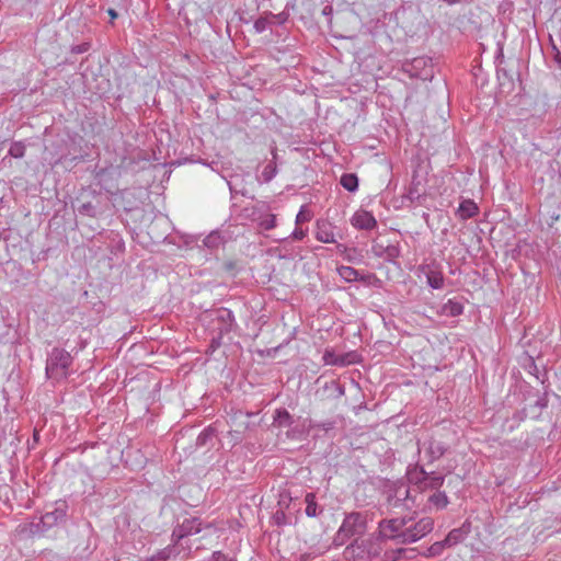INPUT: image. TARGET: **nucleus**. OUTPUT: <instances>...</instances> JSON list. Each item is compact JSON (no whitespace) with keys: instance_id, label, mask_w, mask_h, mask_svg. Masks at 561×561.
Here are the masks:
<instances>
[{"instance_id":"1","label":"nucleus","mask_w":561,"mask_h":561,"mask_svg":"<svg viewBox=\"0 0 561 561\" xmlns=\"http://www.w3.org/2000/svg\"><path fill=\"white\" fill-rule=\"evenodd\" d=\"M382 551V545L375 534L367 538H355L343 551V558L346 561H373L379 557Z\"/></svg>"},{"instance_id":"2","label":"nucleus","mask_w":561,"mask_h":561,"mask_svg":"<svg viewBox=\"0 0 561 561\" xmlns=\"http://www.w3.org/2000/svg\"><path fill=\"white\" fill-rule=\"evenodd\" d=\"M367 514L363 512H351L345 514L344 519L339 527L333 543L335 546H343L346 541L357 536L362 537L367 531Z\"/></svg>"},{"instance_id":"3","label":"nucleus","mask_w":561,"mask_h":561,"mask_svg":"<svg viewBox=\"0 0 561 561\" xmlns=\"http://www.w3.org/2000/svg\"><path fill=\"white\" fill-rule=\"evenodd\" d=\"M68 505L65 501L55 503L53 510L46 511L37 520H33L30 530L33 535H43L55 526L65 523Z\"/></svg>"},{"instance_id":"4","label":"nucleus","mask_w":561,"mask_h":561,"mask_svg":"<svg viewBox=\"0 0 561 561\" xmlns=\"http://www.w3.org/2000/svg\"><path fill=\"white\" fill-rule=\"evenodd\" d=\"M412 520L413 517L383 518L378 523L375 535L381 545L383 541L390 540L396 545L402 546L404 527Z\"/></svg>"},{"instance_id":"5","label":"nucleus","mask_w":561,"mask_h":561,"mask_svg":"<svg viewBox=\"0 0 561 561\" xmlns=\"http://www.w3.org/2000/svg\"><path fill=\"white\" fill-rule=\"evenodd\" d=\"M72 356L64 348L54 347L46 362V375L56 380L64 379L69 374Z\"/></svg>"},{"instance_id":"6","label":"nucleus","mask_w":561,"mask_h":561,"mask_svg":"<svg viewBox=\"0 0 561 561\" xmlns=\"http://www.w3.org/2000/svg\"><path fill=\"white\" fill-rule=\"evenodd\" d=\"M387 502L393 508L404 506L407 510H411L419 505L417 497L411 494V489L403 482H397L389 489Z\"/></svg>"},{"instance_id":"7","label":"nucleus","mask_w":561,"mask_h":561,"mask_svg":"<svg viewBox=\"0 0 561 561\" xmlns=\"http://www.w3.org/2000/svg\"><path fill=\"white\" fill-rule=\"evenodd\" d=\"M402 71L410 78L421 79L423 81L432 80L434 68L432 59L425 56L407 60L402 64Z\"/></svg>"},{"instance_id":"8","label":"nucleus","mask_w":561,"mask_h":561,"mask_svg":"<svg viewBox=\"0 0 561 561\" xmlns=\"http://www.w3.org/2000/svg\"><path fill=\"white\" fill-rule=\"evenodd\" d=\"M434 528V519L432 517H422L416 523L410 525V523L404 527V534L402 537V546L404 545H411L423 537H425L427 534H430Z\"/></svg>"},{"instance_id":"9","label":"nucleus","mask_w":561,"mask_h":561,"mask_svg":"<svg viewBox=\"0 0 561 561\" xmlns=\"http://www.w3.org/2000/svg\"><path fill=\"white\" fill-rule=\"evenodd\" d=\"M407 480L413 490L426 491L427 471L419 463L410 465L405 472Z\"/></svg>"},{"instance_id":"10","label":"nucleus","mask_w":561,"mask_h":561,"mask_svg":"<svg viewBox=\"0 0 561 561\" xmlns=\"http://www.w3.org/2000/svg\"><path fill=\"white\" fill-rule=\"evenodd\" d=\"M423 448L425 450V455L428 458V463H433L434 461L442 458L447 451V446L439 440L434 438L428 439L423 443Z\"/></svg>"},{"instance_id":"11","label":"nucleus","mask_w":561,"mask_h":561,"mask_svg":"<svg viewBox=\"0 0 561 561\" xmlns=\"http://www.w3.org/2000/svg\"><path fill=\"white\" fill-rule=\"evenodd\" d=\"M351 222L355 228L362 230H371L377 226L375 217L369 211L363 209L357 210L353 215Z\"/></svg>"},{"instance_id":"12","label":"nucleus","mask_w":561,"mask_h":561,"mask_svg":"<svg viewBox=\"0 0 561 561\" xmlns=\"http://www.w3.org/2000/svg\"><path fill=\"white\" fill-rule=\"evenodd\" d=\"M216 321L219 323V334L229 333L233 330L236 319L231 310L220 308L216 310Z\"/></svg>"},{"instance_id":"13","label":"nucleus","mask_w":561,"mask_h":561,"mask_svg":"<svg viewBox=\"0 0 561 561\" xmlns=\"http://www.w3.org/2000/svg\"><path fill=\"white\" fill-rule=\"evenodd\" d=\"M371 251L376 256L385 257L387 260H394L400 255L399 247L396 244L375 243L371 247Z\"/></svg>"},{"instance_id":"14","label":"nucleus","mask_w":561,"mask_h":561,"mask_svg":"<svg viewBox=\"0 0 561 561\" xmlns=\"http://www.w3.org/2000/svg\"><path fill=\"white\" fill-rule=\"evenodd\" d=\"M479 211L478 205L472 199H465L460 203L457 209V216L461 220H467L474 217Z\"/></svg>"},{"instance_id":"15","label":"nucleus","mask_w":561,"mask_h":561,"mask_svg":"<svg viewBox=\"0 0 561 561\" xmlns=\"http://www.w3.org/2000/svg\"><path fill=\"white\" fill-rule=\"evenodd\" d=\"M425 276L430 287L433 289H440L444 286V276L440 271L426 266Z\"/></svg>"},{"instance_id":"16","label":"nucleus","mask_w":561,"mask_h":561,"mask_svg":"<svg viewBox=\"0 0 561 561\" xmlns=\"http://www.w3.org/2000/svg\"><path fill=\"white\" fill-rule=\"evenodd\" d=\"M317 240L323 242V243H333L335 242V237L333 232V227L330 224L323 222L318 224L317 232H316Z\"/></svg>"},{"instance_id":"17","label":"nucleus","mask_w":561,"mask_h":561,"mask_svg":"<svg viewBox=\"0 0 561 561\" xmlns=\"http://www.w3.org/2000/svg\"><path fill=\"white\" fill-rule=\"evenodd\" d=\"M305 503V513L308 517H317L323 512V508L320 507L316 501V494L312 492L306 494Z\"/></svg>"},{"instance_id":"18","label":"nucleus","mask_w":561,"mask_h":561,"mask_svg":"<svg viewBox=\"0 0 561 561\" xmlns=\"http://www.w3.org/2000/svg\"><path fill=\"white\" fill-rule=\"evenodd\" d=\"M202 525V520L198 517H193L184 519L180 526L186 536H191L201 533Z\"/></svg>"},{"instance_id":"19","label":"nucleus","mask_w":561,"mask_h":561,"mask_svg":"<svg viewBox=\"0 0 561 561\" xmlns=\"http://www.w3.org/2000/svg\"><path fill=\"white\" fill-rule=\"evenodd\" d=\"M274 425L278 427H289L293 425V416L286 409H277L273 417Z\"/></svg>"},{"instance_id":"20","label":"nucleus","mask_w":561,"mask_h":561,"mask_svg":"<svg viewBox=\"0 0 561 561\" xmlns=\"http://www.w3.org/2000/svg\"><path fill=\"white\" fill-rule=\"evenodd\" d=\"M463 312V306L454 300H448L442 306L440 313L446 317H457Z\"/></svg>"},{"instance_id":"21","label":"nucleus","mask_w":561,"mask_h":561,"mask_svg":"<svg viewBox=\"0 0 561 561\" xmlns=\"http://www.w3.org/2000/svg\"><path fill=\"white\" fill-rule=\"evenodd\" d=\"M468 535V531L463 528H455L448 533V535L445 538V545H447L449 548L463 541L466 536Z\"/></svg>"},{"instance_id":"22","label":"nucleus","mask_w":561,"mask_h":561,"mask_svg":"<svg viewBox=\"0 0 561 561\" xmlns=\"http://www.w3.org/2000/svg\"><path fill=\"white\" fill-rule=\"evenodd\" d=\"M340 183L348 192H355L358 188V178L354 173L343 174Z\"/></svg>"},{"instance_id":"23","label":"nucleus","mask_w":561,"mask_h":561,"mask_svg":"<svg viewBox=\"0 0 561 561\" xmlns=\"http://www.w3.org/2000/svg\"><path fill=\"white\" fill-rule=\"evenodd\" d=\"M323 360L327 365L333 366H344L351 363L345 359L344 355H336L334 352L331 351H325V353L323 354Z\"/></svg>"},{"instance_id":"24","label":"nucleus","mask_w":561,"mask_h":561,"mask_svg":"<svg viewBox=\"0 0 561 561\" xmlns=\"http://www.w3.org/2000/svg\"><path fill=\"white\" fill-rule=\"evenodd\" d=\"M428 503L435 506L438 510L445 508L449 501L445 492H435L428 496Z\"/></svg>"},{"instance_id":"25","label":"nucleus","mask_w":561,"mask_h":561,"mask_svg":"<svg viewBox=\"0 0 561 561\" xmlns=\"http://www.w3.org/2000/svg\"><path fill=\"white\" fill-rule=\"evenodd\" d=\"M426 490H438L445 481L443 474H437L435 471L427 472Z\"/></svg>"},{"instance_id":"26","label":"nucleus","mask_w":561,"mask_h":561,"mask_svg":"<svg viewBox=\"0 0 561 561\" xmlns=\"http://www.w3.org/2000/svg\"><path fill=\"white\" fill-rule=\"evenodd\" d=\"M339 275L348 283L357 280L358 271L352 266H340L337 267Z\"/></svg>"},{"instance_id":"27","label":"nucleus","mask_w":561,"mask_h":561,"mask_svg":"<svg viewBox=\"0 0 561 561\" xmlns=\"http://www.w3.org/2000/svg\"><path fill=\"white\" fill-rule=\"evenodd\" d=\"M277 174V167L274 161H270L262 171L263 181L268 183L271 182L275 175Z\"/></svg>"},{"instance_id":"28","label":"nucleus","mask_w":561,"mask_h":561,"mask_svg":"<svg viewBox=\"0 0 561 561\" xmlns=\"http://www.w3.org/2000/svg\"><path fill=\"white\" fill-rule=\"evenodd\" d=\"M445 548H449L447 545H445V539L442 541H436L427 549L425 556L430 558L440 556Z\"/></svg>"},{"instance_id":"29","label":"nucleus","mask_w":561,"mask_h":561,"mask_svg":"<svg viewBox=\"0 0 561 561\" xmlns=\"http://www.w3.org/2000/svg\"><path fill=\"white\" fill-rule=\"evenodd\" d=\"M276 226V216L266 214L260 218V227L264 230H271Z\"/></svg>"},{"instance_id":"30","label":"nucleus","mask_w":561,"mask_h":561,"mask_svg":"<svg viewBox=\"0 0 561 561\" xmlns=\"http://www.w3.org/2000/svg\"><path fill=\"white\" fill-rule=\"evenodd\" d=\"M272 520L275 525L280 527L288 524L287 516L282 507L273 513Z\"/></svg>"},{"instance_id":"31","label":"nucleus","mask_w":561,"mask_h":561,"mask_svg":"<svg viewBox=\"0 0 561 561\" xmlns=\"http://www.w3.org/2000/svg\"><path fill=\"white\" fill-rule=\"evenodd\" d=\"M78 213L80 215L89 216V217H95L96 216V209L95 206L88 202L83 203L78 207Z\"/></svg>"},{"instance_id":"32","label":"nucleus","mask_w":561,"mask_h":561,"mask_svg":"<svg viewBox=\"0 0 561 561\" xmlns=\"http://www.w3.org/2000/svg\"><path fill=\"white\" fill-rule=\"evenodd\" d=\"M159 557L161 558V561L169 560L172 556H176L178 551L174 545H169L165 548L159 550L157 552Z\"/></svg>"},{"instance_id":"33","label":"nucleus","mask_w":561,"mask_h":561,"mask_svg":"<svg viewBox=\"0 0 561 561\" xmlns=\"http://www.w3.org/2000/svg\"><path fill=\"white\" fill-rule=\"evenodd\" d=\"M25 152V146L22 142H13L9 149V154L14 158H22Z\"/></svg>"},{"instance_id":"34","label":"nucleus","mask_w":561,"mask_h":561,"mask_svg":"<svg viewBox=\"0 0 561 561\" xmlns=\"http://www.w3.org/2000/svg\"><path fill=\"white\" fill-rule=\"evenodd\" d=\"M356 282H360V283H364V284H367V285H371L374 284L375 282H379V279L377 278V276L373 273H368V274H360L358 272V276H357V280Z\"/></svg>"},{"instance_id":"35","label":"nucleus","mask_w":561,"mask_h":561,"mask_svg":"<svg viewBox=\"0 0 561 561\" xmlns=\"http://www.w3.org/2000/svg\"><path fill=\"white\" fill-rule=\"evenodd\" d=\"M185 537H187V536L183 533V529L181 528V526L178 525L172 531L171 540H172L173 545L176 546Z\"/></svg>"},{"instance_id":"36","label":"nucleus","mask_w":561,"mask_h":561,"mask_svg":"<svg viewBox=\"0 0 561 561\" xmlns=\"http://www.w3.org/2000/svg\"><path fill=\"white\" fill-rule=\"evenodd\" d=\"M268 25L270 21L266 18H260L254 22V28L257 33H263Z\"/></svg>"},{"instance_id":"37","label":"nucleus","mask_w":561,"mask_h":561,"mask_svg":"<svg viewBox=\"0 0 561 561\" xmlns=\"http://www.w3.org/2000/svg\"><path fill=\"white\" fill-rule=\"evenodd\" d=\"M213 561H237L236 558L228 557L221 551H214L211 554Z\"/></svg>"},{"instance_id":"38","label":"nucleus","mask_w":561,"mask_h":561,"mask_svg":"<svg viewBox=\"0 0 561 561\" xmlns=\"http://www.w3.org/2000/svg\"><path fill=\"white\" fill-rule=\"evenodd\" d=\"M89 49H90V44L89 43H82V44L72 46L71 47V53H73V54H83V53L88 51Z\"/></svg>"},{"instance_id":"39","label":"nucleus","mask_w":561,"mask_h":561,"mask_svg":"<svg viewBox=\"0 0 561 561\" xmlns=\"http://www.w3.org/2000/svg\"><path fill=\"white\" fill-rule=\"evenodd\" d=\"M304 208L305 207H301L300 211L297 214L296 224H301L305 221H309L311 219V216L309 215V213H306Z\"/></svg>"},{"instance_id":"40","label":"nucleus","mask_w":561,"mask_h":561,"mask_svg":"<svg viewBox=\"0 0 561 561\" xmlns=\"http://www.w3.org/2000/svg\"><path fill=\"white\" fill-rule=\"evenodd\" d=\"M552 51H553V60L558 65L559 69H561V51L558 49V47L554 44L552 45Z\"/></svg>"},{"instance_id":"41","label":"nucleus","mask_w":561,"mask_h":561,"mask_svg":"<svg viewBox=\"0 0 561 561\" xmlns=\"http://www.w3.org/2000/svg\"><path fill=\"white\" fill-rule=\"evenodd\" d=\"M317 427L328 432L330 430H332L334 427V422L333 421H328V422H323V423H319L316 425Z\"/></svg>"},{"instance_id":"42","label":"nucleus","mask_w":561,"mask_h":561,"mask_svg":"<svg viewBox=\"0 0 561 561\" xmlns=\"http://www.w3.org/2000/svg\"><path fill=\"white\" fill-rule=\"evenodd\" d=\"M290 500H291V497L289 496L288 493H282L279 496L278 505L279 506L285 505L287 507Z\"/></svg>"},{"instance_id":"43","label":"nucleus","mask_w":561,"mask_h":561,"mask_svg":"<svg viewBox=\"0 0 561 561\" xmlns=\"http://www.w3.org/2000/svg\"><path fill=\"white\" fill-rule=\"evenodd\" d=\"M305 238V232L301 229H295L293 232V239L302 240Z\"/></svg>"},{"instance_id":"44","label":"nucleus","mask_w":561,"mask_h":561,"mask_svg":"<svg viewBox=\"0 0 561 561\" xmlns=\"http://www.w3.org/2000/svg\"><path fill=\"white\" fill-rule=\"evenodd\" d=\"M207 436H208L207 431H204L203 433H201L199 436L197 437V444H199V445L205 444Z\"/></svg>"},{"instance_id":"45","label":"nucleus","mask_w":561,"mask_h":561,"mask_svg":"<svg viewBox=\"0 0 561 561\" xmlns=\"http://www.w3.org/2000/svg\"><path fill=\"white\" fill-rule=\"evenodd\" d=\"M142 561H161V558L159 557V554L156 552L154 554H152L151 557H148V558H145Z\"/></svg>"},{"instance_id":"46","label":"nucleus","mask_w":561,"mask_h":561,"mask_svg":"<svg viewBox=\"0 0 561 561\" xmlns=\"http://www.w3.org/2000/svg\"><path fill=\"white\" fill-rule=\"evenodd\" d=\"M536 405L541 408V409L546 408L547 407V400L546 399H539V400H537Z\"/></svg>"},{"instance_id":"47","label":"nucleus","mask_w":561,"mask_h":561,"mask_svg":"<svg viewBox=\"0 0 561 561\" xmlns=\"http://www.w3.org/2000/svg\"><path fill=\"white\" fill-rule=\"evenodd\" d=\"M107 13H108V15L111 16L112 20H114V19H116L118 16L117 12L114 9H112V8H110L107 10Z\"/></svg>"},{"instance_id":"48","label":"nucleus","mask_w":561,"mask_h":561,"mask_svg":"<svg viewBox=\"0 0 561 561\" xmlns=\"http://www.w3.org/2000/svg\"><path fill=\"white\" fill-rule=\"evenodd\" d=\"M220 337H221V335L218 337V340L214 339V340L211 341V347H213V348H216V347H218V346L220 345V341H219V340H220Z\"/></svg>"},{"instance_id":"49","label":"nucleus","mask_w":561,"mask_h":561,"mask_svg":"<svg viewBox=\"0 0 561 561\" xmlns=\"http://www.w3.org/2000/svg\"><path fill=\"white\" fill-rule=\"evenodd\" d=\"M444 2H446L447 4L451 5V4H456V3H459L461 2L462 0H443Z\"/></svg>"},{"instance_id":"50","label":"nucleus","mask_w":561,"mask_h":561,"mask_svg":"<svg viewBox=\"0 0 561 561\" xmlns=\"http://www.w3.org/2000/svg\"><path fill=\"white\" fill-rule=\"evenodd\" d=\"M38 437H39V433L35 430V431H34V434H33V438H34V440H35V442H37V440H38Z\"/></svg>"},{"instance_id":"51","label":"nucleus","mask_w":561,"mask_h":561,"mask_svg":"<svg viewBox=\"0 0 561 561\" xmlns=\"http://www.w3.org/2000/svg\"><path fill=\"white\" fill-rule=\"evenodd\" d=\"M211 239H213V236H208L206 238L205 243H206L207 247H209V241H211Z\"/></svg>"},{"instance_id":"52","label":"nucleus","mask_w":561,"mask_h":561,"mask_svg":"<svg viewBox=\"0 0 561 561\" xmlns=\"http://www.w3.org/2000/svg\"><path fill=\"white\" fill-rule=\"evenodd\" d=\"M329 10H331V8H328V7H327V8H324V9H323V13H329Z\"/></svg>"},{"instance_id":"53","label":"nucleus","mask_w":561,"mask_h":561,"mask_svg":"<svg viewBox=\"0 0 561 561\" xmlns=\"http://www.w3.org/2000/svg\"><path fill=\"white\" fill-rule=\"evenodd\" d=\"M329 10H331V8H328V7H327V8H324V9H323V13H329Z\"/></svg>"},{"instance_id":"54","label":"nucleus","mask_w":561,"mask_h":561,"mask_svg":"<svg viewBox=\"0 0 561 561\" xmlns=\"http://www.w3.org/2000/svg\"><path fill=\"white\" fill-rule=\"evenodd\" d=\"M228 185H229L230 191H232V185L230 182H228Z\"/></svg>"}]
</instances>
